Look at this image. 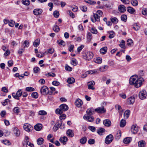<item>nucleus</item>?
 <instances>
[{
    "mask_svg": "<svg viewBox=\"0 0 147 147\" xmlns=\"http://www.w3.org/2000/svg\"><path fill=\"white\" fill-rule=\"evenodd\" d=\"M131 4L134 6H137L138 4V2L136 0H133L131 2Z\"/></svg>",
    "mask_w": 147,
    "mask_h": 147,
    "instance_id": "nucleus-56",
    "label": "nucleus"
},
{
    "mask_svg": "<svg viewBox=\"0 0 147 147\" xmlns=\"http://www.w3.org/2000/svg\"><path fill=\"white\" fill-rule=\"evenodd\" d=\"M23 45L24 48L28 47L29 45V42L28 41L26 40L23 43Z\"/></svg>",
    "mask_w": 147,
    "mask_h": 147,
    "instance_id": "nucleus-47",
    "label": "nucleus"
},
{
    "mask_svg": "<svg viewBox=\"0 0 147 147\" xmlns=\"http://www.w3.org/2000/svg\"><path fill=\"white\" fill-rule=\"evenodd\" d=\"M22 90L20 89L18 90L16 94L14 93H13L12 94V96L15 99L19 100L20 99L19 97L22 96Z\"/></svg>",
    "mask_w": 147,
    "mask_h": 147,
    "instance_id": "nucleus-5",
    "label": "nucleus"
},
{
    "mask_svg": "<svg viewBox=\"0 0 147 147\" xmlns=\"http://www.w3.org/2000/svg\"><path fill=\"white\" fill-rule=\"evenodd\" d=\"M85 1L86 3L90 5L95 4L96 3V2L95 1L90 0H85Z\"/></svg>",
    "mask_w": 147,
    "mask_h": 147,
    "instance_id": "nucleus-40",
    "label": "nucleus"
},
{
    "mask_svg": "<svg viewBox=\"0 0 147 147\" xmlns=\"http://www.w3.org/2000/svg\"><path fill=\"white\" fill-rule=\"evenodd\" d=\"M75 104L76 106L79 107L82 105L83 102L81 100L78 98L75 101Z\"/></svg>",
    "mask_w": 147,
    "mask_h": 147,
    "instance_id": "nucleus-15",
    "label": "nucleus"
},
{
    "mask_svg": "<svg viewBox=\"0 0 147 147\" xmlns=\"http://www.w3.org/2000/svg\"><path fill=\"white\" fill-rule=\"evenodd\" d=\"M65 69L66 70L68 71H71L72 70V68L68 65L65 66Z\"/></svg>",
    "mask_w": 147,
    "mask_h": 147,
    "instance_id": "nucleus-60",
    "label": "nucleus"
},
{
    "mask_svg": "<svg viewBox=\"0 0 147 147\" xmlns=\"http://www.w3.org/2000/svg\"><path fill=\"white\" fill-rule=\"evenodd\" d=\"M52 84L54 86H58L59 85L60 83L57 81H55L52 82Z\"/></svg>",
    "mask_w": 147,
    "mask_h": 147,
    "instance_id": "nucleus-62",
    "label": "nucleus"
},
{
    "mask_svg": "<svg viewBox=\"0 0 147 147\" xmlns=\"http://www.w3.org/2000/svg\"><path fill=\"white\" fill-rule=\"evenodd\" d=\"M93 54L90 52H88L86 53L85 55H83L84 58L86 60L89 61L92 58Z\"/></svg>",
    "mask_w": 147,
    "mask_h": 147,
    "instance_id": "nucleus-4",
    "label": "nucleus"
},
{
    "mask_svg": "<svg viewBox=\"0 0 147 147\" xmlns=\"http://www.w3.org/2000/svg\"><path fill=\"white\" fill-rule=\"evenodd\" d=\"M40 92L43 95H45L47 94H52V92H49L48 88L45 86H43L40 88Z\"/></svg>",
    "mask_w": 147,
    "mask_h": 147,
    "instance_id": "nucleus-3",
    "label": "nucleus"
},
{
    "mask_svg": "<svg viewBox=\"0 0 147 147\" xmlns=\"http://www.w3.org/2000/svg\"><path fill=\"white\" fill-rule=\"evenodd\" d=\"M13 132L17 136H19L20 135L19 130L17 127H15L13 128Z\"/></svg>",
    "mask_w": 147,
    "mask_h": 147,
    "instance_id": "nucleus-21",
    "label": "nucleus"
},
{
    "mask_svg": "<svg viewBox=\"0 0 147 147\" xmlns=\"http://www.w3.org/2000/svg\"><path fill=\"white\" fill-rule=\"evenodd\" d=\"M146 96V91L144 90H142L141 91L139 94V98L141 100H143L145 99Z\"/></svg>",
    "mask_w": 147,
    "mask_h": 147,
    "instance_id": "nucleus-7",
    "label": "nucleus"
},
{
    "mask_svg": "<svg viewBox=\"0 0 147 147\" xmlns=\"http://www.w3.org/2000/svg\"><path fill=\"white\" fill-rule=\"evenodd\" d=\"M53 29L54 31L57 32H58L60 30L59 27L57 25H55Z\"/></svg>",
    "mask_w": 147,
    "mask_h": 147,
    "instance_id": "nucleus-46",
    "label": "nucleus"
},
{
    "mask_svg": "<svg viewBox=\"0 0 147 147\" xmlns=\"http://www.w3.org/2000/svg\"><path fill=\"white\" fill-rule=\"evenodd\" d=\"M81 9L82 11L85 12L87 10V8L86 6H83L81 7Z\"/></svg>",
    "mask_w": 147,
    "mask_h": 147,
    "instance_id": "nucleus-63",
    "label": "nucleus"
},
{
    "mask_svg": "<svg viewBox=\"0 0 147 147\" xmlns=\"http://www.w3.org/2000/svg\"><path fill=\"white\" fill-rule=\"evenodd\" d=\"M115 107L116 109L118 110V112L119 113V115L121 116L122 114L123 111L121 106L119 105H116L115 106Z\"/></svg>",
    "mask_w": 147,
    "mask_h": 147,
    "instance_id": "nucleus-19",
    "label": "nucleus"
},
{
    "mask_svg": "<svg viewBox=\"0 0 147 147\" xmlns=\"http://www.w3.org/2000/svg\"><path fill=\"white\" fill-rule=\"evenodd\" d=\"M32 96L35 98H37L38 97V93L36 92H33L31 94Z\"/></svg>",
    "mask_w": 147,
    "mask_h": 147,
    "instance_id": "nucleus-49",
    "label": "nucleus"
},
{
    "mask_svg": "<svg viewBox=\"0 0 147 147\" xmlns=\"http://www.w3.org/2000/svg\"><path fill=\"white\" fill-rule=\"evenodd\" d=\"M127 45L128 46H130L131 44L133 43L132 40L131 39H129L127 40Z\"/></svg>",
    "mask_w": 147,
    "mask_h": 147,
    "instance_id": "nucleus-59",
    "label": "nucleus"
},
{
    "mask_svg": "<svg viewBox=\"0 0 147 147\" xmlns=\"http://www.w3.org/2000/svg\"><path fill=\"white\" fill-rule=\"evenodd\" d=\"M142 13L143 15L145 16L147 15V8H143L142 10Z\"/></svg>",
    "mask_w": 147,
    "mask_h": 147,
    "instance_id": "nucleus-55",
    "label": "nucleus"
},
{
    "mask_svg": "<svg viewBox=\"0 0 147 147\" xmlns=\"http://www.w3.org/2000/svg\"><path fill=\"white\" fill-rule=\"evenodd\" d=\"M119 46L122 48L125 49V42L124 40H121V44L119 45Z\"/></svg>",
    "mask_w": 147,
    "mask_h": 147,
    "instance_id": "nucleus-48",
    "label": "nucleus"
},
{
    "mask_svg": "<svg viewBox=\"0 0 147 147\" xmlns=\"http://www.w3.org/2000/svg\"><path fill=\"white\" fill-rule=\"evenodd\" d=\"M103 123L106 126L109 127L111 125V122L109 119H106L103 120Z\"/></svg>",
    "mask_w": 147,
    "mask_h": 147,
    "instance_id": "nucleus-17",
    "label": "nucleus"
},
{
    "mask_svg": "<svg viewBox=\"0 0 147 147\" xmlns=\"http://www.w3.org/2000/svg\"><path fill=\"white\" fill-rule=\"evenodd\" d=\"M100 16H98L97 14L94 13L93 16L91 18V20L93 22H95L96 21L100 22Z\"/></svg>",
    "mask_w": 147,
    "mask_h": 147,
    "instance_id": "nucleus-9",
    "label": "nucleus"
},
{
    "mask_svg": "<svg viewBox=\"0 0 147 147\" xmlns=\"http://www.w3.org/2000/svg\"><path fill=\"white\" fill-rule=\"evenodd\" d=\"M15 22L12 20H11V21L9 22V25L11 27H13L14 26L15 24Z\"/></svg>",
    "mask_w": 147,
    "mask_h": 147,
    "instance_id": "nucleus-61",
    "label": "nucleus"
},
{
    "mask_svg": "<svg viewBox=\"0 0 147 147\" xmlns=\"http://www.w3.org/2000/svg\"><path fill=\"white\" fill-rule=\"evenodd\" d=\"M83 118L85 120L90 122H92L94 120V118L93 116L86 115H84Z\"/></svg>",
    "mask_w": 147,
    "mask_h": 147,
    "instance_id": "nucleus-12",
    "label": "nucleus"
},
{
    "mask_svg": "<svg viewBox=\"0 0 147 147\" xmlns=\"http://www.w3.org/2000/svg\"><path fill=\"white\" fill-rule=\"evenodd\" d=\"M126 121L123 119H122L120 123V127H124L126 125Z\"/></svg>",
    "mask_w": 147,
    "mask_h": 147,
    "instance_id": "nucleus-30",
    "label": "nucleus"
},
{
    "mask_svg": "<svg viewBox=\"0 0 147 147\" xmlns=\"http://www.w3.org/2000/svg\"><path fill=\"white\" fill-rule=\"evenodd\" d=\"M91 32L92 33L94 34H96L98 32L97 30L94 28H92Z\"/></svg>",
    "mask_w": 147,
    "mask_h": 147,
    "instance_id": "nucleus-58",
    "label": "nucleus"
},
{
    "mask_svg": "<svg viewBox=\"0 0 147 147\" xmlns=\"http://www.w3.org/2000/svg\"><path fill=\"white\" fill-rule=\"evenodd\" d=\"M42 10L40 9H35L33 11L34 14L36 16L40 15L42 13Z\"/></svg>",
    "mask_w": 147,
    "mask_h": 147,
    "instance_id": "nucleus-14",
    "label": "nucleus"
},
{
    "mask_svg": "<svg viewBox=\"0 0 147 147\" xmlns=\"http://www.w3.org/2000/svg\"><path fill=\"white\" fill-rule=\"evenodd\" d=\"M127 11L131 13H133L135 11V10L131 7H128L127 8Z\"/></svg>",
    "mask_w": 147,
    "mask_h": 147,
    "instance_id": "nucleus-31",
    "label": "nucleus"
},
{
    "mask_svg": "<svg viewBox=\"0 0 147 147\" xmlns=\"http://www.w3.org/2000/svg\"><path fill=\"white\" fill-rule=\"evenodd\" d=\"M113 136L112 134H110L107 136L105 139V142L107 144H110L113 141Z\"/></svg>",
    "mask_w": 147,
    "mask_h": 147,
    "instance_id": "nucleus-6",
    "label": "nucleus"
},
{
    "mask_svg": "<svg viewBox=\"0 0 147 147\" xmlns=\"http://www.w3.org/2000/svg\"><path fill=\"white\" fill-rule=\"evenodd\" d=\"M67 138L65 136L61 137L59 139L60 141L64 144H66V142L67 141Z\"/></svg>",
    "mask_w": 147,
    "mask_h": 147,
    "instance_id": "nucleus-23",
    "label": "nucleus"
},
{
    "mask_svg": "<svg viewBox=\"0 0 147 147\" xmlns=\"http://www.w3.org/2000/svg\"><path fill=\"white\" fill-rule=\"evenodd\" d=\"M95 82L94 81H91L88 82V88L89 89L94 90L95 88L93 86Z\"/></svg>",
    "mask_w": 147,
    "mask_h": 147,
    "instance_id": "nucleus-13",
    "label": "nucleus"
},
{
    "mask_svg": "<svg viewBox=\"0 0 147 147\" xmlns=\"http://www.w3.org/2000/svg\"><path fill=\"white\" fill-rule=\"evenodd\" d=\"M127 18V16L123 14L121 16V20L124 22L126 21Z\"/></svg>",
    "mask_w": 147,
    "mask_h": 147,
    "instance_id": "nucleus-45",
    "label": "nucleus"
},
{
    "mask_svg": "<svg viewBox=\"0 0 147 147\" xmlns=\"http://www.w3.org/2000/svg\"><path fill=\"white\" fill-rule=\"evenodd\" d=\"M40 40L39 39H36L34 42L33 45L35 47H37L40 44Z\"/></svg>",
    "mask_w": 147,
    "mask_h": 147,
    "instance_id": "nucleus-33",
    "label": "nucleus"
},
{
    "mask_svg": "<svg viewBox=\"0 0 147 147\" xmlns=\"http://www.w3.org/2000/svg\"><path fill=\"white\" fill-rule=\"evenodd\" d=\"M139 147H144L146 146L145 142L144 140H141L138 142Z\"/></svg>",
    "mask_w": 147,
    "mask_h": 147,
    "instance_id": "nucleus-25",
    "label": "nucleus"
},
{
    "mask_svg": "<svg viewBox=\"0 0 147 147\" xmlns=\"http://www.w3.org/2000/svg\"><path fill=\"white\" fill-rule=\"evenodd\" d=\"M23 127L24 129L28 132L31 131L33 129V127L32 125L28 123L24 124Z\"/></svg>",
    "mask_w": 147,
    "mask_h": 147,
    "instance_id": "nucleus-8",
    "label": "nucleus"
},
{
    "mask_svg": "<svg viewBox=\"0 0 147 147\" xmlns=\"http://www.w3.org/2000/svg\"><path fill=\"white\" fill-rule=\"evenodd\" d=\"M54 49L53 48H50L47 51H45V53H47V52L48 53L52 54L54 53Z\"/></svg>",
    "mask_w": 147,
    "mask_h": 147,
    "instance_id": "nucleus-51",
    "label": "nucleus"
},
{
    "mask_svg": "<svg viewBox=\"0 0 147 147\" xmlns=\"http://www.w3.org/2000/svg\"><path fill=\"white\" fill-rule=\"evenodd\" d=\"M66 134L70 137H72L74 136V134L73 131L71 129L68 130L66 132Z\"/></svg>",
    "mask_w": 147,
    "mask_h": 147,
    "instance_id": "nucleus-26",
    "label": "nucleus"
},
{
    "mask_svg": "<svg viewBox=\"0 0 147 147\" xmlns=\"http://www.w3.org/2000/svg\"><path fill=\"white\" fill-rule=\"evenodd\" d=\"M68 109V106L66 104H63L59 106V109H57L55 110V113L57 114H61L63 111H65Z\"/></svg>",
    "mask_w": 147,
    "mask_h": 147,
    "instance_id": "nucleus-2",
    "label": "nucleus"
},
{
    "mask_svg": "<svg viewBox=\"0 0 147 147\" xmlns=\"http://www.w3.org/2000/svg\"><path fill=\"white\" fill-rule=\"evenodd\" d=\"M13 111L16 114H18L20 111V108L18 107H15L13 109Z\"/></svg>",
    "mask_w": 147,
    "mask_h": 147,
    "instance_id": "nucleus-32",
    "label": "nucleus"
},
{
    "mask_svg": "<svg viewBox=\"0 0 147 147\" xmlns=\"http://www.w3.org/2000/svg\"><path fill=\"white\" fill-rule=\"evenodd\" d=\"M135 101V98L134 96H131L128 99V102L129 104H133Z\"/></svg>",
    "mask_w": 147,
    "mask_h": 147,
    "instance_id": "nucleus-27",
    "label": "nucleus"
},
{
    "mask_svg": "<svg viewBox=\"0 0 147 147\" xmlns=\"http://www.w3.org/2000/svg\"><path fill=\"white\" fill-rule=\"evenodd\" d=\"M121 136V132L120 131L118 132L116 135V138L117 139H119L120 138Z\"/></svg>",
    "mask_w": 147,
    "mask_h": 147,
    "instance_id": "nucleus-54",
    "label": "nucleus"
},
{
    "mask_svg": "<svg viewBox=\"0 0 147 147\" xmlns=\"http://www.w3.org/2000/svg\"><path fill=\"white\" fill-rule=\"evenodd\" d=\"M26 90L28 92H32L34 91L35 89L34 88L32 87H28L26 88Z\"/></svg>",
    "mask_w": 147,
    "mask_h": 147,
    "instance_id": "nucleus-44",
    "label": "nucleus"
},
{
    "mask_svg": "<svg viewBox=\"0 0 147 147\" xmlns=\"http://www.w3.org/2000/svg\"><path fill=\"white\" fill-rule=\"evenodd\" d=\"M138 131V128L137 127V125H133L131 126V131L134 134L136 133Z\"/></svg>",
    "mask_w": 147,
    "mask_h": 147,
    "instance_id": "nucleus-16",
    "label": "nucleus"
},
{
    "mask_svg": "<svg viewBox=\"0 0 147 147\" xmlns=\"http://www.w3.org/2000/svg\"><path fill=\"white\" fill-rule=\"evenodd\" d=\"M37 143L39 145H41L42 144L44 141V140L42 138H39L37 140Z\"/></svg>",
    "mask_w": 147,
    "mask_h": 147,
    "instance_id": "nucleus-37",
    "label": "nucleus"
},
{
    "mask_svg": "<svg viewBox=\"0 0 147 147\" xmlns=\"http://www.w3.org/2000/svg\"><path fill=\"white\" fill-rule=\"evenodd\" d=\"M108 66L107 65H105L103 67H101L100 68V69L101 71H105L108 68Z\"/></svg>",
    "mask_w": 147,
    "mask_h": 147,
    "instance_id": "nucleus-52",
    "label": "nucleus"
},
{
    "mask_svg": "<svg viewBox=\"0 0 147 147\" xmlns=\"http://www.w3.org/2000/svg\"><path fill=\"white\" fill-rule=\"evenodd\" d=\"M53 14L54 17L56 18H58L59 15V11L57 10L55 11L54 12Z\"/></svg>",
    "mask_w": 147,
    "mask_h": 147,
    "instance_id": "nucleus-50",
    "label": "nucleus"
},
{
    "mask_svg": "<svg viewBox=\"0 0 147 147\" xmlns=\"http://www.w3.org/2000/svg\"><path fill=\"white\" fill-rule=\"evenodd\" d=\"M92 35L91 33L89 32L88 33L87 38V41L89 42L91 41L92 38Z\"/></svg>",
    "mask_w": 147,
    "mask_h": 147,
    "instance_id": "nucleus-36",
    "label": "nucleus"
},
{
    "mask_svg": "<svg viewBox=\"0 0 147 147\" xmlns=\"http://www.w3.org/2000/svg\"><path fill=\"white\" fill-rule=\"evenodd\" d=\"M144 80L143 78H138L136 76H133L129 79V84L131 85H134L135 87L139 88L142 85Z\"/></svg>",
    "mask_w": 147,
    "mask_h": 147,
    "instance_id": "nucleus-1",
    "label": "nucleus"
},
{
    "mask_svg": "<svg viewBox=\"0 0 147 147\" xmlns=\"http://www.w3.org/2000/svg\"><path fill=\"white\" fill-rule=\"evenodd\" d=\"M111 22L113 24H116L118 22V19L116 17L112 18L111 19Z\"/></svg>",
    "mask_w": 147,
    "mask_h": 147,
    "instance_id": "nucleus-41",
    "label": "nucleus"
},
{
    "mask_svg": "<svg viewBox=\"0 0 147 147\" xmlns=\"http://www.w3.org/2000/svg\"><path fill=\"white\" fill-rule=\"evenodd\" d=\"M38 115H46L47 113L46 111L44 110H40L38 112Z\"/></svg>",
    "mask_w": 147,
    "mask_h": 147,
    "instance_id": "nucleus-43",
    "label": "nucleus"
},
{
    "mask_svg": "<svg viewBox=\"0 0 147 147\" xmlns=\"http://www.w3.org/2000/svg\"><path fill=\"white\" fill-rule=\"evenodd\" d=\"M22 2L24 5H28L30 3L29 0H22Z\"/></svg>",
    "mask_w": 147,
    "mask_h": 147,
    "instance_id": "nucleus-39",
    "label": "nucleus"
},
{
    "mask_svg": "<svg viewBox=\"0 0 147 147\" xmlns=\"http://www.w3.org/2000/svg\"><path fill=\"white\" fill-rule=\"evenodd\" d=\"M42 126L41 124L38 123L35 125L34 128L36 130L39 131L42 128Z\"/></svg>",
    "mask_w": 147,
    "mask_h": 147,
    "instance_id": "nucleus-22",
    "label": "nucleus"
},
{
    "mask_svg": "<svg viewBox=\"0 0 147 147\" xmlns=\"http://www.w3.org/2000/svg\"><path fill=\"white\" fill-rule=\"evenodd\" d=\"M77 61L76 59L72 58L71 60V63L74 66L76 65L77 64Z\"/></svg>",
    "mask_w": 147,
    "mask_h": 147,
    "instance_id": "nucleus-42",
    "label": "nucleus"
},
{
    "mask_svg": "<svg viewBox=\"0 0 147 147\" xmlns=\"http://www.w3.org/2000/svg\"><path fill=\"white\" fill-rule=\"evenodd\" d=\"M133 28L135 30H138L139 28V27L138 26L137 23H136L134 24Z\"/></svg>",
    "mask_w": 147,
    "mask_h": 147,
    "instance_id": "nucleus-64",
    "label": "nucleus"
},
{
    "mask_svg": "<svg viewBox=\"0 0 147 147\" xmlns=\"http://www.w3.org/2000/svg\"><path fill=\"white\" fill-rule=\"evenodd\" d=\"M62 122L61 120L58 121L56 123L53 127V129L54 131H56L58 129L59 127L62 126Z\"/></svg>",
    "mask_w": 147,
    "mask_h": 147,
    "instance_id": "nucleus-10",
    "label": "nucleus"
},
{
    "mask_svg": "<svg viewBox=\"0 0 147 147\" xmlns=\"http://www.w3.org/2000/svg\"><path fill=\"white\" fill-rule=\"evenodd\" d=\"M87 141V138L86 137H83L81 139H80V142L82 144H85L86 143Z\"/></svg>",
    "mask_w": 147,
    "mask_h": 147,
    "instance_id": "nucleus-34",
    "label": "nucleus"
},
{
    "mask_svg": "<svg viewBox=\"0 0 147 147\" xmlns=\"http://www.w3.org/2000/svg\"><path fill=\"white\" fill-rule=\"evenodd\" d=\"M107 50V48L106 47H103L100 49V52L102 54H105L106 53Z\"/></svg>",
    "mask_w": 147,
    "mask_h": 147,
    "instance_id": "nucleus-24",
    "label": "nucleus"
},
{
    "mask_svg": "<svg viewBox=\"0 0 147 147\" xmlns=\"http://www.w3.org/2000/svg\"><path fill=\"white\" fill-rule=\"evenodd\" d=\"M75 81V79L73 78H69L67 80V82L69 84H73Z\"/></svg>",
    "mask_w": 147,
    "mask_h": 147,
    "instance_id": "nucleus-38",
    "label": "nucleus"
},
{
    "mask_svg": "<svg viewBox=\"0 0 147 147\" xmlns=\"http://www.w3.org/2000/svg\"><path fill=\"white\" fill-rule=\"evenodd\" d=\"M109 37L110 38H113L114 37V32L113 31H110L109 32Z\"/></svg>",
    "mask_w": 147,
    "mask_h": 147,
    "instance_id": "nucleus-57",
    "label": "nucleus"
},
{
    "mask_svg": "<svg viewBox=\"0 0 147 147\" xmlns=\"http://www.w3.org/2000/svg\"><path fill=\"white\" fill-rule=\"evenodd\" d=\"M95 111L99 113H103L106 111V109L103 106L98 107L95 109Z\"/></svg>",
    "mask_w": 147,
    "mask_h": 147,
    "instance_id": "nucleus-11",
    "label": "nucleus"
},
{
    "mask_svg": "<svg viewBox=\"0 0 147 147\" xmlns=\"http://www.w3.org/2000/svg\"><path fill=\"white\" fill-rule=\"evenodd\" d=\"M95 62L98 63H100L102 62V59L100 57H98L96 59Z\"/></svg>",
    "mask_w": 147,
    "mask_h": 147,
    "instance_id": "nucleus-53",
    "label": "nucleus"
},
{
    "mask_svg": "<svg viewBox=\"0 0 147 147\" xmlns=\"http://www.w3.org/2000/svg\"><path fill=\"white\" fill-rule=\"evenodd\" d=\"M132 140L131 137H126L125 138L123 141V142L126 144H128Z\"/></svg>",
    "mask_w": 147,
    "mask_h": 147,
    "instance_id": "nucleus-20",
    "label": "nucleus"
},
{
    "mask_svg": "<svg viewBox=\"0 0 147 147\" xmlns=\"http://www.w3.org/2000/svg\"><path fill=\"white\" fill-rule=\"evenodd\" d=\"M130 113V111L128 110H126L125 111L124 114V117L125 119H127Z\"/></svg>",
    "mask_w": 147,
    "mask_h": 147,
    "instance_id": "nucleus-28",
    "label": "nucleus"
},
{
    "mask_svg": "<svg viewBox=\"0 0 147 147\" xmlns=\"http://www.w3.org/2000/svg\"><path fill=\"white\" fill-rule=\"evenodd\" d=\"M94 112V109H88L86 111L87 115H89L90 116L93 114V112Z\"/></svg>",
    "mask_w": 147,
    "mask_h": 147,
    "instance_id": "nucleus-29",
    "label": "nucleus"
},
{
    "mask_svg": "<svg viewBox=\"0 0 147 147\" xmlns=\"http://www.w3.org/2000/svg\"><path fill=\"white\" fill-rule=\"evenodd\" d=\"M119 10L122 13H123L126 11V7L123 5H121L118 7Z\"/></svg>",
    "mask_w": 147,
    "mask_h": 147,
    "instance_id": "nucleus-18",
    "label": "nucleus"
},
{
    "mask_svg": "<svg viewBox=\"0 0 147 147\" xmlns=\"http://www.w3.org/2000/svg\"><path fill=\"white\" fill-rule=\"evenodd\" d=\"M105 131V129L102 128H100L97 131V133L100 135H102V133H104Z\"/></svg>",
    "mask_w": 147,
    "mask_h": 147,
    "instance_id": "nucleus-35",
    "label": "nucleus"
}]
</instances>
